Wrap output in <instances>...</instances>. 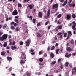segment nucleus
<instances>
[{
    "label": "nucleus",
    "mask_w": 76,
    "mask_h": 76,
    "mask_svg": "<svg viewBox=\"0 0 76 76\" xmlns=\"http://www.w3.org/2000/svg\"><path fill=\"white\" fill-rule=\"evenodd\" d=\"M66 18L67 19L69 20L70 19V18H71V15H66Z\"/></svg>",
    "instance_id": "6e6552de"
},
{
    "label": "nucleus",
    "mask_w": 76,
    "mask_h": 76,
    "mask_svg": "<svg viewBox=\"0 0 76 76\" xmlns=\"http://www.w3.org/2000/svg\"><path fill=\"white\" fill-rule=\"evenodd\" d=\"M58 7V4H54L53 6V9H55V8H57Z\"/></svg>",
    "instance_id": "0eeeda50"
},
{
    "label": "nucleus",
    "mask_w": 76,
    "mask_h": 76,
    "mask_svg": "<svg viewBox=\"0 0 76 76\" xmlns=\"http://www.w3.org/2000/svg\"><path fill=\"white\" fill-rule=\"evenodd\" d=\"M67 0H66L64 4H63L62 6H65L66 4H67Z\"/></svg>",
    "instance_id": "dca6fc26"
},
{
    "label": "nucleus",
    "mask_w": 76,
    "mask_h": 76,
    "mask_svg": "<svg viewBox=\"0 0 76 76\" xmlns=\"http://www.w3.org/2000/svg\"><path fill=\"white\" fill-rule=\"evenodd\" d=\"M15 44H16V42H15V41H14V42H13L12 45H15Z\"/></svg>",
    "instance_id": "37998d69"
},
{
    "label": "nucleus",
    "mask_w": 76,
    "mask_h": 76,
    "mask_svg": "<svg viewBox=\"0 0 76 76\" xmlns=\"http://www.w3.org/2000/svg\"><path fill=\"white\" fill-rule=\"evenodd\" d=\"M72 17L73 19H75L76 18V15L75 14H72Z\"/></svg>",
    "instance_id": "f3484780"
},
{
    "label": "nucleus",
    "mask_w": 76,
    "mask_h": 76,
    "mask_svg": "<svg viewBox=\"0 0 76 76\" xmlns=\"http://www.w3.org/2000/svg\"><path fill=\"white\" fill-rule=\"evenodd\" d=\"M72 54L73 56H75L76 55V52L75 53H73Z\"/></svg>",
    "instance_id": "e2e57ef3"
},
{
    "label": "nucleus",
    "mask_w": 76,
    "mask_h": 76,
    "mask_svg": "<svg viewBox=\"0 0 76 76\" xmlns=\"http://www.w3.org/2000/svg\"><path fill=\"white\" fill-rule=\"evenodd\" d=\"M71 56V54L68 55V53H66L65 55V57H69Z\"/></svg>",
    "instance_id": "ddd939ff"
},
{
    "label": "nucleus",
    "mask_w": 76,
    "mask_h": 76,
    "mask_svg": "<svg viewBox=\"0 0 76 76\" xmlns=\"http://www.w3.org/2000/svg\"><path fill=\"white\" fill-rule=\"evenodd\" d=\"M7 46V42H4L3 44V46L4 47H6Z\"/></svg>",
    "instance_id": "a211bd4d"
},
{
    "label": "nucleus",
    "mask_w": 76,
    "mask_h": 76,
    "mask_svg": "<svg viewBox=\"0 0 76 76\" xmlns=\"http://www.w3.org/2000/svg\"><path fill=\"white\" fill-rule=\"evenodd\" d=\"M55 40L56 41L57 40V36H55Z\"/></svg>",
    "instance_id": "49530a36"
},
{
    "label": "nucleus",
    "mask_w": 76,
    "mask_h": 76,
    "mask_svg": "<svg viewBox=\"0 0 76 76\" xmlns=\"http://www.w3.org/2000/svg\"><path fill=\"white\" fill-rule=\"evenodd\" d=\"M66 50L67 51H72V49L69 47L67 48H66Z\"/></svg>",
    "instance_id": "9b49d317"
},
{
    "label": "nucleus",
    "mask_w": 76,
    "mask_h": 76,
    "mask_svg": "<svg viewBox=\"0 0 76 76\" xmlns=\"http://www.w3.org/2000/svg\"><path fill=\"white\" fill-rule=\"evenodd\" d=\"M67 35V33H65L64 34V37H66V36Z\"/></svg>",
    "instance_id": "f704fd0d"
},
{
    "label": "nucleus",
    "mask_w": 76,
    "mask_h": 76,
    "mask_svg": "<svg viewBox=\"0 0 76 76\" xmlns=\"http://www.w3.org/2000/svg\"><path fill=\"white\" fill-rule=\"evenodd\" d=\"M30 42H31V40L30 39H28L27 40V41L25 42L26 45L27 47H29V46Z\"/></svg>",
    "instance_id": "7ed1b4c3"
},
{
    "label": "nucleus",
    "mask_w": 76,
    "mask_h": 76,
    "mask_svg": "<svg viewBox=\"0 0 76 76\" xmlns=\"http://www.w3.org/2000/svg\"><path fill=\"white\" fill-rule=\"evenodd\" d=\"M7 34H4L3 35L2 37H0V41H4L5 39H6L7 38Z\"/></svg>",
    "instance_id": "f257e3e1"
},
{
    "label": "nucleus",
    "mask_w": 76,
    "mask_h": 76,
    "mask_svg": "<svg viewBox=\"0 0 76 76\" xmlns=\"http://www.w3.org/2000/svg\"><path fill=\"white\" fill-rule=\"evenodd\" d=\"M61 16H62L61 14H60L57 16V18H61Z\"/></svg>",
    "instance_id": "aec40b11"
},
{
    "label": "nucleus",
    "mask_w": 76,
    "mask_h": 76,
    "mask_svg": "<svg viewBox=\"0 0 76 76\" xmlns=\"http://www.w3.org/2000/svg\"><path fill=\"white\" fill-rule=\"evenodd\" d=\"M26 61V57H25L24 58H23V59L20 61V63L21 65H22V64H23L25 63V61Z\"/></svg>",
    "instance_id": "f03ea898"
},
{
    "label": "nucleus",
    "mask_w": 76,
    "mask_h": 76,
    "mask_svg": "<svg viewBox=\"0 0 76 76\" xmlns=\"http://www.w3.org/2000/svg\"><path fill=\"white\" fill-rule=\"evenodd\" d=\"M71 43L72 44H73L74 43V41H73V40L72 39L71 41Z\"/></svg>",
    "instance_id": "473e14b6"
},
{
    "label": "nucleus",
    "mask_w": 76,
    "mask_h": 76,
    "mask_svg": "<svg viewBox=\"0 0 76 76\" xmlns=\"http://www.w3.org/2000/svg\"><path fill=\"white\" fill-rule=\"evenodd\" d=\"M60 50V49H57L56 50V54H58V51Z\"/></svg>",
    "instance_id": "b1692460"
},
{
    "label": "nucleus",
    "mask_w": 76,
    "mask_h": 76,
    "mask_svg": "<svg viewBox=\"0 0 76 76\" xmlns=\"http://www.w3.org/2000/svg\"><path fill=\"white\" fill-rule=\"evenodd\" d=\"M42 61H43V59H42V58H40L39 59V61L42 62Z\"/></svg>",
    "instance_id": "c9c22d12"
},
{
    "label": "nucleus",
    "mask_w": 76,
    "mask_h": 76,
    "mask_svg": "<svg viewBox=\"0 0 76 76\" xmlns=\"http://www.w3.org/2000/svg\"><path fill=\"white\" fill-rule=\"evenodd\" d=\"M55 48V47L54 46H53L52 48L51 49V50H53Z\"/></svg>",
    "instance_id": "4c0bfd02"
},
{
    "label": "nucleus",
    "mask_w": 76,
    "mask_h": 76,
    "mask_svg": "<svg viewBox=\"0 0 76 76\" xmlns=\"http://www.w3.org/2000/svg\"><path fill=\"white\" fill-rule=\"evenodd\" d=\"M5 52H1V54L2 56H4L5 55Z\"/></svg>",
    "instance_id": "5701e85b"
},
{
    "label": "nucleus",
    "mask_w": 76,
    "mask_h": 76,
    "mask_svg": "<svg viewBox=\"0 0 76 76\" xmlns=\"http://www.w3.org/2000/svg\"><path fill=\"white\" fill-rule=\"evenodd\" d=\"M61 61V59H59L58 61V63H60V62Z\"/></svg>",
    "instance_id": "3c124183"
},
{
    "label": "nucleus",
    "mask_w": 76,
    "mask_h": 76,
    "mask_svg": "<svg viewBox=\"0 0 76 76\" xmlns=\"http://www.w3.org/2000/svg\"><path fill=\"white\" fill-rule=\"evenodd\" d=\"M42 52H41V51L39 52V55H41V54H42Z\"/></svg>",
    "instance_id": "680f3d73"
},
{
    "label": "nucleus",
    "mask_w": 76,
    "mask_h": 76,
    "mask_svg": "<svg viewBox=\"0 0 76 76\" xmlns=\"http://www.w3.org/2000/svg\"><path fill=\"white\" fill-rule=\"evenodd\" d=\"M30 19H31L30 20H32V16H30L29 17Z\"/></svg>",
    "instance_id": "09e8293b"
},
{
    "label": "nucleus",
    "mask_w": 76,
    "mask_h": 76,
    "mask_svg": "<svg viewBox=\"0 0 76 76\" xmlns=\"http://www.w3.org/2000/svg\"><path fill=\"white\" fill-rule=\"evenodd\" d=\"M52 26V25H50V26H48V30L50 29V28H51V27Z\"/></svg>",
    "instance_id": "a19ab883"
},
{
    "label": "nucleus",
    "mask_w": 76,
    "mask_h": 76,
    "mask_svg": "<svg viewBox=\"0 0 76 76\" xmlns=\"http://www.w3.org/2000/svg\"><path fill=\"white\" fill-rule=\"evenodd\" d=\"M37 37H41V35H40V34L39 33H37Z\"/></svg>",
    "instance_id": "c756f323"
},
{
    "label": "nucleus",
    "mask_w": 76,
    "mask_h": 76,
    "mask_svg": "<svg viewBox=\"0 0 76 76\" xmlns=\"http://www.w3.org/2000/svg\"><path fill=\"white\" fill-rule=\"evenodd\" d=\"M11 75H12V76H15V74H11Z\"/></svg>",
    "instance_id": "69168bd1"
},
{
    "label": "nucleus",
    "mask_w": 76,
    "mask_h": 76,
    "mask_svg": "<svg viewBox=\"0 0 76 76\" xmlns=\"http://www.w3.org/2000/svg\"><path fill=\"white\" fill-rule=\"evenodd\" d=\"M34 50L32 49H31L30 50V52H34Z\"/></svg>",
    "instance_id": "c03bdc74"
},
{
    "label": "nucleus",
    "mask_w": 76,
    "mask_h": 76,
    "mask_svg": "<svg viewBox=\"0 0 76 76\" xmlns=\"http://www.w3.org/2000/svg\"><path fill=\"white\" fill-rule=\"evenodd\" d=\"M61 23L60 22L58 21L57 23V24H61Z\"/></svg>",
    "instance_id": "bf43d9fd"
},
{
    "label": "nucleus",
    "mask_w": 76,
    "mask_h": 76,
    "mask_svg": "<svg viewBox=\"0 0 76 76\" xmlns=\"http://www.w3.org/2000/svg\"><path fill=\"white\" fill-rule=\"evenodd\" d=\"M72 70H75V72H76V67H74L72 68Z\"/></svg>",
    "instance_id": "58836bf2"
},
{
    "label": "nucleus",
    "mask_w": 76,
    "mask_h": 76,
    "mask_svg": "<svg viewBox=\"0 0 76 76\" xmlns=\"http://www.w3.org/2000/svg\"><path fill=\"white\" fill-rule=\"evenodd\" d=\"M15 27L13 26H11V29H12V30H14L15 29Z\"/></svg>",
    "instance_id": "393cba45"
},
{
    "label": "nucleus",
    "mask_w": 76,
    "mask_h": 76,
    "mask_svg": "<svg viewBox=\"0 0 76 76\" xmlns=\"http://www.w3.org/2000/svg\"><path fill=\"white\" fill-rule=\"evenodd\" d=\"M44 12H46V11H45V8H44Z\"/></svg>",
    "instance_id": "774afa93"
},
{
    "label": "nucleus",
    "mask_w": 76,
    "mask_h": 76,
    "mask_svg": "<svg viewBox=\"0 0 76 76\" xmlns=\"http://www.w3.org/2000/svg\"><path fill=\"white\" fill-rule=\"evenodd\" d=\"M50 56L52 58H54V54L53 53H51L50 54Z\"/></svg>",
    "instance_id": "bb28decb"
},
{
    "label": "nucleus",
    "mask_w": 76,
    "mask_h": 76,
    "mask_svg": "<svg viewBox=\"0 0 76 76\" xmlns=\"http://www.w3.org/2000/svg\"><path fill=\"white\" fill-rule=\"evenodd\" d=\"M6 27H7V25L5 24L3 26V29H5Z\"/></svg>",
    "instance_id": "c85d7f7f"
},
{
    "label": "nucleus",
    "mask_w": 76,
    "mask_h": 76,
    "mask_svg": "<svg viewBox=\"0 0 76 76\" xmlns=\"http://www.w3.org/2000/svg\"><path fill=\"white\" fill-rule=\"evenodd\" d=\"M19 18V16H17L15 17V19H18Z\"/></svg>",
    "instance_id": "a18cd8bd"
},
{
    "label": "nucleus",
    "mask_w": 76,
    "mask_h": 76,
    "mask_svg": "<svg viewBox=\"0 0 76 76\" xmlns=\"http://www.w3.org/2000/svg\"><path fill=\"white\" fill-rule=\"evenodd\" d=\"M17 48V47L15 45L14 46H12L11 47V48L12 50H15V49H16Z\"/></svg>",
    "instance_id": "1a4fd4ad"
},
{
    "label": "nucleus",
    "mask_w": 76,
    "mask_h": 76,
    "mask_svg": "<svg viewBox=\"0 0 76 76\" xmlns=\"http://www.w3.org/2000/svg\"><path fill=\"white\" fill-rule=\"evenodd\" d=\"M63 27V26L61 25H59L58 26L57 28H58V29H62V27Z\"/></svg>",
    "instance_id": "9d476101"
},
{
    "label": "nucleus",
    "mask_w": 76,
    "mask_h": 76,
    "mask_svg": "<svg viewBox=\"0 0 76 76\" xmlns=\"http://www.w3.org/2000/svg\"><path fill=\"white\" fill-rule=\"evenodd\" d=\"M57 22V19L56 18V20L55 21V23H56Z\"/></svg>",
    "instance_id": "13d9d810"
},
{
    "label": "nucleus",
    "mask_w": 76,
    "mask_h": 76,
    "mask_svg": "<svg viewBox=\"0 0 76 76\" xmlns=\"http://www.w3.org/2000/svg\"><path fill=\"white\" fill-rule=\"evenodd\" d=\"M49 23V21H47L45 24V25H47L48 23Z\"/></svg>",
    "instance_id": "ea45409f"
},
{
    "label": "nucleus",
    "mask_w": 76,
    "mask_h": 76,
    "mask_svg": "<svg viewBox=\"0 0 76 76\" xmlns=\"http://www.w3.org/2000/svg\"><path fill=\"white\" fill-rule=\"evenodd\" d=\"M39 17H40L41 18L42 16V13L41 12H39Z\"/></svg>",
    "instance_id": "412c9836"
},
{
    "label": "nucleus",
    "mask_w": 76,
    "mask_h": 76,
    "mask_svg": "<svg viewBox=\"0 0 76 76\" xmlns=\"http://www.w3.org/2000/svg\"><path fill=\"white\" fill-rule=\"evenodd\" d=\"M20 45H23V42L21 41L20 42Z\"/></svg>",
    "instance_id": "72a5a7b5"
},
{
    "label": "nucleus",
    "mask_w": 76,
    "mask_h": 76,
    "mask_svg": "<svg viewBox=\"0 0 76 76\" xmlns=\"http://www.w3.org/2000/svg\"><path fill=\"white\" fill-rule=\"evenodd\" d=\"M58 43H56V44L55 47H57V46H58Z\"/></svg>",
    "instance_id": "6e6d98bb"
},
{
    "label": "nucleus",
    "mask_w": 76,
    "mask_h": 76,
    "mask_svg": "<svg viewBox=\"0 0 76 76\" xmlns=\"http://www.w3.org/2000/svg\"><path fill=\"white\" fill-rule=\"evenodd\" d=\"M20 30V29L19 27H16L15 28V32H18Z\"/></svg>",
    "instance_id": "2eb2a0df"
},
{
    "label": "nucleus",
    "mask_w": 76,
    "mask_h": 76,
    "mask_svg": "<svg viewBox=\"0 0 76 76\" xmlns=\"http://www.w3.org/2000/svg\"><path fill=\"white\" fill-rule=\"evenodd\" d=\"M18 11H17V10H15L12 13V15L13 16L15 15H18Z\"/></svg>",
    "instance_id": "39448f33"
},
{
    "label": "nucleus",
    "mask_w": 76,
    "mask_h": 76,
    "mask_svg": "<svg viewBox=\"0 0 76 76\" xmlns=\"http://www.w3.org/2000/svg\"><path fill=\"white\" fill-rule=\"evenodd\" d=\"M14 20L15 22L17 23H19V22L18 21V19H15Z\"/></svg>",
    "instance_id": "cd10ccee"
},
{
    "label": "nucleus",
    "mask_w": 76,
    "mask_h": 76,
    "mask_svg": "<svg viewBox=\"0 0 76 76\" xmlns=\"http://www.w3.org/2000/svg\"><path fill=\"white\" fill-rule=\"evenodd\" d=\"M41 23H39L37 25V26H39L40 25Z\"/></svg>",
    "instance_id": "de8ad7c7"
},
{
    "label": "nucleus",
    "mask_w": 76,
    "mask_h": 76,
    "mask_svg": "<svg viewBox=\"0 0 76 76\" xmlns=\"http://www.w3.org/2000/svg\"><path fill=\"white\" fill-rule=\"evenodd\" d=\"M10 48V47L9 46H7L6 48L7 50H8Z\"/></svg>",
    "instance_id": "5fc2aeb1"
},
{
    "label": "nucleus",
    "mask_w": 76,
    "mask_h": 76,
    "mask_svg": "<svg viewBox=\"0 0 76 76\" xmlns=\"http://www.w3.org/2000/svg\"><path fill=\"white\" fill-rule=\"evenodd\" d=\"M68 36L67 38L66 39H67L69 38V36H71L72 35V32L71 31H69L68 32Z\"/></svg>",
    "instance_id": "423d86ee"
},
{
    "label": "nucleus",
    "mask_w": 76,
    "mask_h": 76,
    "mask_svg": "<svg viewBox=\"0 0 76 76\" xmlns=\"http://www.w3.org/2000/svg\"><path fill=\"white\" fill-rule=\"evenodd\" d=\"M18 6L19 7H22V4H18Z\"/></svg>",
    "instance_id": "2f4dec72"
},
{
    "label": "nucleus",
    "mask_w": 76,
    "mask_h": 76,
    "mask_svg": "<svg viewBox=\"0 0 76 76\" xmlns=\"http://www.w3.org/2000/svg\"><path fill=\"white\" fill-rule=\"evenodd\" d=\"M61 34H62V33H61V32L58 33L57 34L58 35H61Z\"/></svg>",
    "instance_id": "8fccbe9b"
},
{
    "label": "nucleus",
    "mask_w": 76,
    "mask_h": 76,
    "mask_svg": "<svg viewBox=\"0 0 76 76\" xmlns=\"http://www.w3.org/2000/svg\"><path fill=\"white\" fill-rule=\"evenodd\" d=\"M63 65H61V66L60 68H61V69H63Z\"/></svg>",
    "instance_id": "603ef678"
},
{
    "label": "nucleus",
    "mask_w": 76,
    "mask_h": 76,
    "mask_svg": "<svg viewBox=\"0 0 76 76\" xmlns=\"http://www.w3.org/2000/svg\"><path fill=\"white\" fill-rule=\"evenodd\" d=\"M28 7H29L30 9H32L33 8V6L32 5H28Z\"/></svg>",
    "instance_id": "6ab92c4d"
},
{
    "label": "nucleus",
    "mask_w": 76,
    "mask_h": 76,
    "mask_svg": "<svg viewBox=\"0 0 76 76\" xmlns=\"http://www.w3.org/2000/svg\"><path fill=\"white\" fill-rule=\"evenodd\" d=\"M3 34V32H0V36H1V35Z\"/></svg>",
    "instance_id": "864d4df0"
},
{
    "label": "nucleus",
    "mask_w": 76,
    "mask_h": 76,
    "mask_svg": "<svg viewBox=\"0 0 76 76\" xmlns=\"http://www.w3.org/2000/svg\"><path fill=\"white\" fill-rule=\"evenodd\" d=\"M69 62H66L65 64V66H66V67H67L68 66V65H69Z\"/></svg>",
    "instance_id": "a878e982"
},
{
    "label": "nucleus",
    "mask_w": 76,
    "mask_h": 76,
    "mask_svg": "<svg viewBox=\"0 0 76 76\" xmlns=\"http://www.w3.org/2000/svg\"><path fill=\"white\" fill-rule=\"evenodd\" d=\"M14 25L15 26H16V25H17V24H16V23H14Z\"/></svg>",
    "instance_id": "052dcab7"
},
{
    "label": "nucleus",
    "mask_w": 76,
    "mask_h": 76,
    "mask_svg": "<svg viewBox=\"0 0 76 76\" xmlns=\"http://www.w3.org/2000/svg\"><path fill=\"white\" fill-rule=\"evenodd\" d=\"M14 23H14L13 22H11V23L10 24V25H12V24H13L14 25Z\"/></svg>",
    "instance_id": "4d7b16f0"
},
{
    "label": "nucleus",
    "mask_w": 76,
    "mask_h": 76,
    "mask_svg": "<svg viewBox=\"0 0 76 76\" xmlns=\"http://www.w3.org/2000/svg\"><path fill=\"white\" fill-rule=\"evenodd\" d=\"M9 20V18L8 17H6V21H8Z\"/></svg>",
    "instance_id": "79ce46f5"
},
{
    "label": "nucleus",
    "mask_w": 76,
    "mask_h": 76,
    "mask_svg": "<svg viewBox=\"0 0 76 76\" xmlns=\"http://www.w3.org/2000/svg\"><path fill=\"white\" fill-rule=\"evenodd\" d=\"M72 75H73V74H76V72H74V71H73V70H72Z\"/></svg>",
    "instance_id": "e433bc0d"
},
{
    "label": "nucleus",
    "mask_w": 76,
    "mask_h": 76,
    "mask_svg": "<svg viewBox=\"0 0 76 76\" xmlns=\"http://www.w3.org/2000/svg\"><path fill=\"white\" fill-rule=\"evenodd\" d=\"M56 61H53L51 63V64H52V65H54V64H55V63H56Z\"/></svg>",
    "instance_id": "4be33fe9"
},
{
    "label": "nucleus",
    "mask_w": 76,
    "mask_h": 76,
    "mask_svg": "<svg viewBox=\"0 0 76 76\" xmlns=\"http://www.w3.org/2000/svg\"><path fill=\"white\" fill-rule=\"evenodd\" d=\"M36 21V19L34 18L33 19V23H35Z\"/></svg>",
    "instance_id": "7c9ffc66"
},
{
    "label": "nucleus",
    "mask_w": 76,
    "mask_h": 76,
    "mask_svg": "<svg viewBox=\"0 0 76 76\" xmlns=\"http://www.w3.org/2000/svg\"><path fill=\"white\" fill-rule=\"evenodd\" d=\"M31 54L32 55H34V54H35V53L33 52L31 53Z\"/></svg>",
    "instance_id": "338daca9"
},
{
    "label": "nucleus",
    "mask_w": 76,
    "mask_h": 76,
    "mask_svg": "<svg viewBox=\"0 0 76 76\" xmlns=\"http://www.w3.org/2000/svg\"><path fill=\"white\" fill-rule=\"evenodd\" d=\"M48 51H50V47H48L47 48Z\"/></svg>",
    "instance_id": "0e129e2a"
},
{
    "label": "nucleus",
    "mask_w": 76,
    "mask_h": 76,
    "mask_svg": "<svg viewBox=\"0 0 76 76\" xmlns=\"http://www.w3.org/2000/svg\"><path fill=\"white\" fill-rule=\"evenodd\" d=\"M50 10H49L47 12V16H50Z\"/></svg>",
    "instance_id": "f8f14e48"
},
{
    "label": "nucleus",
    "mask_w": 76,
    "mask_h": 76,
    "mask_svg": "<svg viewBox=\"0 0 76 76\" xmlns=\"http://www.w3.org/2000/svg\"><path fill=\"white\" fill-rule=\"evenodd\" d=\"M72 24H73V25L72 26V28L73 30H75V27H76V23L75 21H73L72 23Z\"/></svg>",
    "instance_id": "20e7f679"
},
{
    "label": "nucleus",
    "mask_w": 76,
    "mask_h": 76,
    "mask_svg": "<svg viewBox=\"0 0 76 76\" xmlns=\"http://www.w3.org/2000/svg\"><path fill=\"white\" fill-rule=\"evenodd\" d=\"M7 58L8 60H9V61H12V57H7Z\"/></svg>",
    "instance_id": "4468645a"
}]
</instances>
